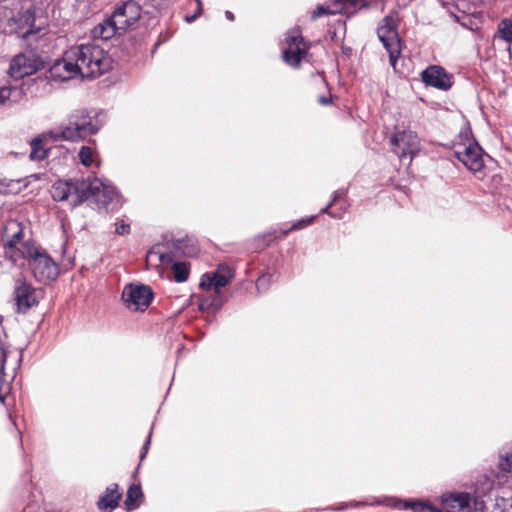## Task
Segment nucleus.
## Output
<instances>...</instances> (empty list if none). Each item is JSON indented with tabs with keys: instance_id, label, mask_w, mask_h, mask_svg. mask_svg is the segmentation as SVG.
Segmentation results:
<instances>
[{
	"instance_id": "obj_1",
	"label": "nucleus",
	"mask_w": 512,
	"mask_h": 512,
	"mask_svg": "<svg viewBox=\"0 0 512 512\" xmlns=\"http://www.w3.org/2000/svg\"><path fill=\"white\" fill-rule=\"evenodd\" d=\"M50 192L55 201H68L72 206L90 199L106 206L117 195L115 187L96 177L75 181L58 180L52 185Z\"/></svg>"
},
{
	"instance_id": "obj_2",
	"label": "nucleus",
	"mask_w": 512,
	"mask_h": 512,
	"mask_svg": "<svg viewBox=\"0 0 512 512\" xmlns=\"http://www.w3.org/2000/svg\"><path fill=\"white\" fill-rule=\"evenodd\" d=\"M105 123V115L101 110L78 109L73 111L67 124L53 131L55 140L76 142L95 135Z\"/></svg>"
},
{
	"instance_id": "obj_3",
	"label": "nucleus",
	"mask_w": 512,
	"mask_h": 512,
	"mask_svg": "<svg viewBox=\"0 0 512 512\" xmlns=\"http://www.w3.org/2000/svg\"><path fill=\"white\" fill-rule=\"evenodd\" d=\"M143 0H127L118 5L113 14L92 29L94 40H109L121 35L136 24L141 17Z\"/></svg>"
},
{
	"instance_id": "obj_4",
	"label": "nucleus",
	"mask_w": 512,
	"mask_h": 512,
	"mask_svg": "<svg viewBox=\"0 0 512 512\" xmlns=\"http://www.w3.org/2000/svg\"><path fill=\"white\" fill-rule=\"evenodd\" d=\"M72 60L80 69L82 78H95L111 68L109 55L95 43H86L70 48Z\"/></svg>"
},
{
	"instance_id": "obj_5",
	"label": "nucleus",
	"mask_w": 512,
	"mask_h": 512,
	"mask_svg": "<svg viewBox=\"0 0 512 512\" xmlns=\"http://www.w3.org/2000/svg\"><path fill=\"white\" fill-rule=\"evenodd\" d=\"M24 253L22 260L27 261L37 282L47 284L56 280L59 275V267L44 249L34 244H28L24 247Z\"/></svg>"
},
{
	"instance_id": "obj_6",
	"label": "nucleus",
	"mask_w": 512,
	"mask_h": 512,
	"mask_svg": "<svg viewBox=\"0 0 512 512\" xmlns=\"http://www.w3.org/2000/svg\"><path fill=\"white\" fill-rule=\"evenodd\" d=\"M23 226L17 220H9L3 227L2 243L5 257L17 265L25 255L24 247L33 244L30 241L23 242Z\"/></svg>"
},
{
	"instance_id": "obj_7",
	"label": "nucleus",
	"mask_w": 512,
	"mask_h": 512,
	"mask_svg": "<svg viewBox=\"0 0 512 512\" xmlns=\"http://www.w3.org/2000/svg\"><path fill=\"white\" fill-rule=\"evenodd\" d=\"M379 40L389 54V62L393 68L400 56V38L397 32V19L392 15L384 17L377 29Z\"/></svg>"
},
{
	"instance_id": "obj_8",
	"label": "nucleus",
	"mask_w": 512,
	"mask_h": 512,
	"mask_svg": "<svg viewBox=\"0 0 512 512\" xmlns=\"http://www.w3.org/2000/svg\"><path fill=\"white\" fill-rule=\"evenodd\" d=\"M154 293L150 286L130 283L124 286L121 299L126 308L132 311H145L151 304Z\"/></svg>"
},
{
	"instance_id": "obj_9",
	"label": "nucleus",
	"mask_w": 512,
	"mask_h": 512,
	"mask_svg": "<svg viewBox=\"0 0 512 512\" xmlns=\"http://www.w3.org/2000/svg\"><path fill=\"white\" fill-rule=\"evenodd\" d=\"M42 65L41 58L34 52L19 53L11 59L8 75L15 80H20L36 73Z\"/></svg>"
},
{
	"instance_id": "obj_10",
	"label": "nucleus",
	"mask_w": 512,
	"mask_h": 512,
	"mask_svg": "<svg viewBox=\"0 0 512 512\" xmlns=\"http://www.w3.org/2000/svg\"><path fill=\"white\" fill-rule=\"evenodd\" d=\"M453 154L471 172H479L484 166L483 149L475 141L455 144Z\"/></svg>"
},
{
	"instance_id": "obj_11",
	"label": "nucleus",
	"mask_w": 512,
	"mask_h": 512,
	"mask_svg": "<svg viewBox=\"0 0 512 512\" xmlns=\"http://www.w3.org/2000/svg\"><path fill=\"white\" fill-rule=\"evenodd\" d=\"M308 45L298 30L288 32L283 48V60L291 67H299L308 51Z\"/></svg>"
},
{
	"instance_id": "obj_12",
	"label": "nucleus",
	"mask_w": 512,
	"mask_h": 512,
	"mask_svg": "<svg viewBox=\"0 0 512 512\" xmlns=\"http://www.w3.org/2000/svg\"><path fill=\"white\" fill-rule=\"evenodd\" d=\"M394 153L400 160L409 158L411 161L419 151V138L412 131H401L393 135L390 139Z\"/></svg>"
},
{
	"instance_id": "obj_13",
	"label": "nucleus",
	"mask_w": 512,
	"mask_h": 512,
	"mask_svg": "<svg viewBox=\"0 0 512 512\" xmlns=\"http://www.w3.org/2000/svg\"><path fill=\"white\" fill-rule=\"evenodd\" d=\"M37 290L25 278H19L15 282L13 291L16 312L25 314L29 309L39 303Z\"/></svg>"
},
{
	"instance_id": "obj_14",
	"label": "nucleus",
	"mask_w": 512,
	"mask_h": 512,
	"mask_svg": "<svg viewBox=\"0 0 512 512\" xmlns=\"http://www.w3.org/2000/svg\"><path fill=\"white\" fill-rule=\"evenodd\" d=\"M77 76H80V69L76 62L72 60L70 49H68L62 59L57 60L48 71V78L53 81L63 82Z\"/></svg>"
},
{
	"instance_id": "obj_15",
	"label": "nucleus",
	"mask_w": 512,
	"mask_h": 512,
	"mask_svg": "<svg viewBox=\"0 0 512 512\" xmlns=\"http://www.w3.org/2000/svg\"><path fill=\"white\" fill-rule=\"evenodd\" d=\"M422 81L427 86L446 91L451 88L452 76L445 69L438 65H431L421 73Z\"/></svg>"
},
{
	"instance_id": "obj_16",
	"label": "nucleus",
	"mask_w": 512,
	"mask_h": 512,
	"mask_svg": "<svg viewBox=\"0 0 512 512\" xmlns=\"http://www.w3.org/2000/svg\"><path fill=\"white\" fill-rule=\"evenodd\" d=\"M234 274L227 266H220L218 270L205 273L201 277L200 287L203 290H215L218 292L221 288L228 285Z\"/></svg>"
},
{
	"instance_id": "obj_17",
	"label": "nucleus",
	"mask_w": 512,
	"mask_h": 512,
	"mask_svg": "<svg viewBox=\"0 0 512 512\" xmlns=\"http://www.w3.org/2000/svg\"><path fill=\"white\" fill-rule=\"evenodd\" d=\"M10 32L17 34L18 37L27 38L34 32V14L30 10L19 12L17 16L9 19Z\"/></svg>"
},
{
	"instance_id": "obj_18",
	"label": "nucleus",
	"mask_w": 512,
	"mask_h": 512,
	"mask_svg": "<svg viewBox=\"0 0 512 512\" xmlns=\"http://www.w3.org/2000/svg\"><path fill=\"white\" fill-rule=\"evenodd\" d=\"M471 501V495L466 492H448L441 496L444 507L457 512H471Z\"/></svg>"
},
{
	"instance_id": "obj_19",
	"label": "nucleus",
	"mask_w": 512,
	"mask_h": 512,
	"mask_svg": "<svg viewBox=\"0 0 512 512\" xmlns=\"http://www.w3.org/2000/svg\"><path fill=\"white\" fill-rule=\"evenodd\" d=\"M495 477L499 483L512 478V447L500 451Z\"/></svg>"
},
{
	"instance_id": "obj_20",
	"label": "nucleus",
	"mask_w": 512,
	"mask_h": 512,
	"mask_svg": "<svg viewBox=\"0 0 512 512\" xmlns=\"http://www.w3.org/2000/svg\"><path fill=\"white\" fill-rule=\"evenodd\" d=\"M121 494L118 492V485L112 484L106 488L105 493L98 500V507L101 510L114 509L118 506Z\"/></svg>"
},
{
	"instance_id": "obj_21",
	"label": "nucleus",
	"mask_w": 512,
	"mask_h": 512,
	"mask_svg": "<svg viewBox=\"0 0 512 512\" xmlns=\"http://www.w3.org/2000/svg\"><path fill=\"white\" fill-rule=\"evenodd\" d=\"M22 98V90L19 87H0V106L10 105Z\"/></svg>"
},
{
	"instance_id": "obj_22",
	"label": "nucleus",
	"mask_w": 512,
	"mask_h": 512,
	"mask_svg": "<svg viewBox=\"0 0 512 512\" xmlns=\"http://www.w3.org/2000/svg\"><path fill=\"white\" fill-rule=\"evenodd\" d=\"M143 496L142 490L140 486L132 485L129 487L126 499H125V506L128 511L134 510L137 508L136 501L140 499Z\"/></svg>"
},
{
	"instance_id": "obj_23",
	"label": "nucleus",
	"mask_w": 512,
	"mask_h": 512,
	"mask_svg": "<svg viewBox=\"0 0 512 512\" xmlns=\"http://www.w3.org/2000/svg\"><path fill=\"white\" fill-rule=\"evenodd\" d=\"M30 158L32 160H43L48 153V149L44 146L43 140L40 138L32 139Z\"/></svg>"
},
{
	"instance_id": "obj_24",
	"label": "nucleus",
	"mask_w": 512,
	"mask_h": 512,
	"mask_svg": "<svg viewBox=\"0 0 512 512\" xmlns=\"http://www.w3.org/2000/svg\"><path fill=\"white\" fill-rule=\"evenodd\" d=\"M499 37L509 43H512V21L508 18L501 20L498 25Z\"/></svg>"
},
{
	"instance_id": "obj_25",
	"label": "nucleus",
	"mask_w": 512,
	"mask_h": 512,
	"mask_svg": "<svg viewBox=\"0 0 512 512\" xmlns=\"http://www.w3.org/2000/svg\"><path fill=\"white\" fill-rule=\"evenodd\" d=\"M335 9L330 10L329 8L319 5L312 13V19L315 20L323 15L336 14L344 11L343 7L335 1Z\"/></svg>"
},
{
	"instance_id": "obj_26",
	"label": "nucleus",
	"mask_w": 512,
	"mask_h": 512,
	"mask_svg": "<svg viewBox=\"0 0 512 512\" xmlns=\"http://www.w3.org/2000/svg\"><path fill=\"white\" fill-rule=\"evenodd\" d=\"M93 154L94 151L91 147L82 146L78 153V157L81 164H83L86 167H89L93 163Z\"/></svg>"
},
{
	"instance_id": "obj_27",
	"label": "nucleus",
	"mask_w": 512,
	"mask_h": 512,
	"mask_svg": "<svg viewBox=\"0 0 512 512\" xmlns=\"http://www.w3.org/2000/svg\"><path fill=\"white\" fill-rule=\"evenodd\" d=\"M148 258L158 257L161 264H169L174 260V255L170 252H162L160 249H152L148 252Z\"/></svg>"
},
{
	"instance_id": "obj_28",
	"label": "nucleus",
	"mask_w": 512,
	"mask_h": 512,
	"mask_svg": "<svg viewBox=\"0 0 512 512\" xmlns=\"http://www.w3.org/2000/svg\"><path fill=\"white\" fill-rule=\"evenodd\" d=\"M173 274L174 279L179 283L186 281L188 278V270L186 266L180 262L173 263Z\"/></svg>"
},
{
	"instance_id": "obj_29",
	"label": "nucleus",
	"mask_w": 512,
	"mask_h": 512,
	"mask_svg": "<svg viewBox=\"0 0 512 512\" xmlns=\"http://www.w3.org/2000/svg\"><path fill=\"white\" fill-rule=\"evenodd\" d=\"M316 216H310L303 219H300L296 221L290 228L283 231V233L286 235L292 230H300L310 224H312L315 220Z\"/></svg>"
},
{
	"instance_id": "obj_30",
	"label": "nucleus",
	"mask_w": 512,
	"mask_h": 512,
	"mask_svg": "<svg viewBox=\"0 0 512 512\" xmlns=\"http://www.w3.org/2000/svg\"><path fill=\"white\" fill-rule=\"evenodd\" d=\"M320 214H328L332 218L341 219L344 214V210L340 212L333 211L330 209V205H326L324 208L321 209Z\"/></svg>"
},
{
	"instance_id": "obj_31",
	"label": "nucleus",
	"mask_w": 512,
	"mask_h": 512,
	"mask_svg": "<svg viewBox=\"0 0 512 512\" xmlns=\"http://www.w3.org/2000/svg\"><path fill=\"white\" fill-rule=\"evenodd\" d=\"M115 232L118 234V235H126V234H129L130 232V226L129 224H126L125 222L121 221V222H117L115 224Z\"/></svg>"
},
{
	"instance_id": "obj_32",
	"label": "nucleus",
	"mask_w": 512,
	"mask_h": 512,
	"mask_svg": "<svg viewBox=\"0 0 512 512\" xmlns=\"http://www.w3.org/2000/svg\"><path fill=\"white\" fill-rule=\"evenodd\" d=\"M271 280V275L269 274H263L261 275L258 280H257V283H256V286L258 289L262 288V287H265L269 284Z\"/></svg>"
},
{
	"instance_id": "obj_33",
	"label": "nucleus",
	"mask_w": 512,
	"mask_h": 512,
	"mask_svg": "<svg viewBox=\"0 0 512 512\" xmlns=\"http://www.w3.org/2000/svg\"><path fill=\"white\" fill-rule=\"evenodd\" d=\"M196 2H197V11H196V13L191 15V16H186L185 17V20L188 23H192L198 17V15H200V13L202 12V2H201V0H196Z\"/></svg>"
},
{
	"instance_id": "obj_34",
	"label": "nucleus",
	"mask_w": 512,
	"mask_h": 512,
	"mask_svg": "<svg viewBox=\"0 0 512 512\" xmlns=\"http://www.w3.org/2000/svg\"><path fill=\"white\" fill-rule=\"evenodd\" d=\"M6 358H7V352H6V350L3 347H1L0 381H2V377L4 375V365H5V362H6Z\"/></svg>"
},
{
	"instance_id": "obj_35",
	"label": "nucleus",
	"mask_w": 512,
	"mask_h": 512,
	"mask_svg": "<svg viewBox=\"0 0 512 512\" xmlns=\"http://www.w3.org/2000/svg\"><path fill=\"white\" fill-rule=\"evenodd\" d=\"M150 441H151V432L149 433V435H148V437H147V439H146V441H145V443H144V445L142 447V452L140 454V460L141 461L145 458V456H146V454H147V452L149 450Z\"/></svg>"
},
{
	"instance_id": "obj_36",
	"label": "nucleus",
	"mask_w": 512,
	"mask_h": 512,
	"mask_svg": "<svg viewBox=\"0 0 512 512\" xmlns=\"http://www.w3.org/2000/svg\"><path fill=\"white\" fill-rule=\"evenodd\" d=\"M336 2L345 10L348 5L356 6L358 0H336Z\"/></svg>"
},
{
	"instance_id": "obj_37",
	"label": "nucleus",
	"mask_w": 512,
	"mask_h": 512,
	"mask_svg": "<svg viewBox=\"0 0 512 512\" xmlns=\"http://www.w3.org/2000/svg\"><path fill=\"white\" fill-rule=\"evenodd\" d=\"M8 388H9L8 384L0 385V402L1 403H4V401H5V394L7 393Z\"/></svg>"
},
{
	"instance_id": "obj_38",
	"label": "nucleus",
	"mask_w": 512,
	"mask_h": 512,
	"mask_svg": "<svg viewBox=\"0 0 512 512\" xmlns=\"http://www.w3.org/2000/svg\"><path fill=\"white\" fill-rule=\"evenodd\" d=\"M361 505H377L376 504V501L374 502H371V503H368V502H351L350 504H346V507H358V506H361Z\"/></svg>"
},
{
	"instance_id": "obj_39",
	"label": "nucleus",
	"mask_w": 512,
	"mask_h": 512,
	"mask_svg": "<svg viewBox=\"0 0 512 512\" xmlns=\"http://www.w3.org/2000/svg\"><path fill=\"white\" fill-rule=\"evenodd\" d=\"M345 195V190H336L333 194V199H335L336 202Z\"/></svg>"
},
{
	"instance_id": "obj_40",
	"label": "nucleus",
	"mask_w": 512,
	"mask_h": 512,
	"mask_svg": "<svg viewBox=\"0 0 512 512\" xmlns=\"http://www.w3.org/2000/svg\"><path fill=\"white\" fill-rule=\"evenodd\" d=\"M318 102L322 105H327L331 102V100L325 96H321L318 98Z\"/></svg>"
},
{
	"instance_id": "obj_41",
	"label": "nucleus",
	"mask_w": 512,
	"mask_h": 512,
	"mask_svg": "<svg viewBox=\"0 0 512 512\" xmlns=\"http://www.w3.org/2000/svg\"><path fill=\"white\" fill-rule=\"evenodd\" d=\"M225 16L228 20L233 21L234 20V14L230 11L225 12Z\"/></svg>"
},
{
	"instance_id": "obj_42",
	"label": "nucleus",
	"mask_w": 512,
	"mask_h": 512,
	"mask_svg": "<svg viewBox=\"0 0 512 512\" xmlns=\"http://www.w3.org/2000/svg\"><path fill=\"white\" fill-rule=\"evenodd\" d=\"M336 203L337 202L335 201V199L332 198L327 205H330V209H331L332 206L335 205Z\"/></svg>"
}]
</instances>
